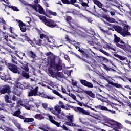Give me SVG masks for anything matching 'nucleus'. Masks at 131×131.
I'll use <instances>...</instances> for the list:
<instances>
[{
  "instance_id": "nucleus-1",
  "label": "nucleus",
  "mask_w": 131,
  "mask_h": 131,
  "mask_svg": "<svg viewBox=\"0 0 131 131\" xmlns=\"http://www.w3.org/2000/svg\"><path fill=\"white\" fill-rule=\"evenodd\" d=\"M105 123V125L113 128L116 131H118L119 129L122 128V125L120 123H118L114 120L106 119Z\"/></svg>"
},
{
  "instance_id": "nucleus-2",
  "label": "nucleus",
  "mask_w": 131,
  "mask_h": 131,
  "mask_svg": "<svg viewBox=\"0 0 131 131\" xmlns=\"http://www.w3.org/2000/svg\"><path fill=\"white\" fill-rule=\"evenodd\" d=\"M114 43H115L116 46L118 48H120V49H121L123 50L128 45L125 43V42L123 41V40H121V39H120V37L117 36L116 34L114 35Z\"/></svg>"
},
{
  "instance_id": "nucleus-3",
  "label": "nucleus",
  "mask_w": 131,
  "mask_h": 131,
  "mask_svg": "<svg viewBox=\"0 0 131 131\" xmlns=\"http://www.w3.org/2000/svg\"><path fill=\"white\" fill-rule=\"evenodd\" d=\"M40 20H41L42 22H43L45 25H47L50 28H54V27H59V25H57L56 23H55V21H53L51 19L48 20L47 19L46 16L40 17Z\"/></svg>"
},
{
  "instance_id": "nucleus-4",
  "label": "nucleus",
  "mask_w": 131,
  "mask_h": 131,
  "mask_svg": "<svg viewBox=\"0 0 131 131\" xmlns=\"http://www.w3.org/2000/svg\"><path fill=\"white\" fill-rule=\"evenodd\" d=\"M71 109H73L75 112L78 113L79 114H81L82 115H91L90 113V111L85 110L83 108L80 107H75L73 106H71Z\"/></svg>"
},
{
  "instance_id": "nucleus-5",
  "label": "nucleus",
  "mask_w": 131,
  "mask_h": 131,
  "mask_svg": "<svg viewBox=\"0 0 131 131\" xmlns=\"http://www.w3.org/2000/svg\"><path fill=\"white\" fill-rule=\"evenodd\" d=\"M50 68H53V69H56L57 71H61L63 69L62 65L59 64H56L55 57L50 58Z\"/></svg>"
},
{
  "instance_id": "nucleus-6",
  "label": "nucleus",
  "mask_w": 131,
  "mask_h": 131,
  "mask_svg": "<svg viewBox=\"0 0 131 131\" xmlns=\"http://www.w3.org/2000/svg\"><path fill=\"white\" fill-rule=\"evenodd\" d=\"M6 65L8 69H9L11 72H13V73H18V74H20V68H19L17 65L11 63H7Z\"/></svg>"
},
{
  "instance_id": "nucleus-7",
  "label": "nucleus",
  "mask_w": 131,
  "mask_h": 131,
  "mask_svg": "<svg viewBox=\"0 0 131 131\" xmlns=\"http://www.w3.org/2000/svg\"><path fill=\"white\" fill-rule=\"evenodd\" d=\"M66 21L67 23H68V24H69L71 29H72V30H75V27L74 26V25H75V22L72 18V17L66 15Z\"/></svg>"
},
{
  "instance_id": "nucleus-8",
  "label": "nucleus",
  "mask_w": 131,
  "mask_h": 131,
  "mask_svg": "<svg viewBox=\"0 0 131 131\" xmlns=\"http://www.w3.org/2000/svg\"><path fill=\"white\" fill-rule=\"evenodd\" d=\"M93 3L95 4V5H96L98 8L100 9H101L103 12H105L106 14L109 12L108 10L106 9V8H104V5L101 3V2L99 1L98 0H92Z\"/></svg>"
},
{
  "instance_id": "nucleus-9",
  "label": "nucleus",
  "mask_w": 131,
  "mask_h": 131,
  "mask_svg": "<svg viewBox=\"0 0 131 131\" xmlns=\"http://www.w3.org/2000/svg\"><path fill=\"white\" fill-rule=\"evenodd\" d=\"M38 93V87L36 86L35 89H33V88L30 90L29 92H28V97H32L33 96H38L37 94Z\"/></svg>"
},
{
  "instance_id": "nucleus-10",
  "label": "nucleus",
  "mask_w": 131,
  "mask_h": 131,
  "mask_svg": "<svg viewBox=\"0 0 131 131\" xmlns=\"http://www.w3.org/2000/svg\"><path fill=\"white\" fill-rule=\"evenodd\" d=\"M0 93L1 95L6 93H11V88L8 85H4L1 88Z\"/></svg>"
},
{
  "instance_id": "nucleus-11",
  "label": "nucleus",
  "mask_w": 131,
  "mask_h": 131,
  "mask_svg": "<svg viewBox=\"0 0 131 131\" xmlns=\"http://www.w3.org/2000/svg\"><path fill=\"white\" fill-rule=\"evenodd\" d=\"M128 28H129V27L126 25L124 27V29L122 30L120 34H121L123 37H125V36H127V35H131V34L128 32Z\"/></svg>"
},
{
  "instance_id": "nucleus-12",
  "label": "nucleus",
  "mask_w": 131,
  "mask_h": 131,
  "mask_svg": "<svg viewBox=\"0 0 131 131\" xmlns=\"http://www.w3.org/2000/svg\"><path fill=\"white\" fill-rule=\"evenodd\" d=\"M80 83L84 86H86L87 88H94V85L92 84V83L87 81L85 80H80Z\"/></svg>"
},
{
  "instance_id": "nucleus-13",
  "label": "nucleus",
  "mask_w": 131,
  "mask_h": 131,
  "mask_svg": "<svg viewBox=\"0 0 131 131\" xmlns=\"http://www.w3.org/2000/svg\"><path fill=\"white\" fill-rule=\"evenodd\" d=\"M98 58L99 60H100L101 62H104V63H110V64L113 65V61H112V60L108 59L104 56H98Z\"/></svg>"
},
{
  "instance_id": "nucleus-14",
  "label": "nucleus",
  "mask_w": 131,
  "mask_h": 131,
  "mask_svg": "<svg viewBox=\"0 0 131 131\" xmlns=\"http://www.w3.org/2000/svg\"><path fill=\"white\" fill-rule=\"evenodd\" d=\"M38 96L39 97H41L42 98H44L45 99H48L49 100H54V97L51 95H48L43 93H39Z\"/></svg>"
},
{
  "instance_id": "nucleus-15",
  "label": "nucleus",
  "mask_w": 131,
  "mask_h": 131,
  "mask_svg": "<svg viewBox=\"0 0 131 131\" xmlns=\"http://www.w3.org/2000/svg\"><path fill=\"white\" fill-rule=\"evenodd\" d=\"M23 88L21 87H17L16 88L14 89V92L18 97H20V95L22 94V90Z\"/></svg>"
},
{
  "instance_id": "nucleus-16",
  "label": "nucleus",
  "mask_w": 131,
  "mask_h": 131,
  "mask_svg": "<svg viewBox=\"0 0 131 131\" xmlns=\"http://www.w3.org/2000/svg\"><path fill=\"white\" fill-rule=\"evenodd\" d=\"M95 108L96 109H99V110H102L103 111H108L109 110L108 108H107V107L102 105L95 106Z\"/></svg>"
},
{
  "instance_id": "nucleus-17",
  "label": "nucleus",
  "mask_w": 131,
  "mask_h": 131,
  "mask_svg": "<svg viewBox=\"0 0 131 131\" xmlns=\"http://www.w3.org/2000/svg\"><path fill=\"white\" fill-rule=\"evenodd\" d=\"M61 2L67 5H73L76 3V0H61Z\"/></svg>"
},
{
  "instance_id": "nucleus-18",
  "label": "nucleus",
  "mask_w": 131,
  "mask_h": 131,
  "mask_svg": "<svg viewBox=\"0 0 131 131\" xmlns=\"http://www.w3.org/2000/svg\"><path fill=\"white\" fill-rule=\"evenodd\" d=\"M109 84H111V85H113V86H115V88H117V89H123L122 87V85L119 84L117 83H114L113 81L109 82Z\"/></svg>"
},
{
  "instance_id": "nucleus-19",
  "label": "nucleus",
  "mask_w": 131,
  "mask_h": 131,
  "mask_svg": "<svg viewBox=\"0 0 131 131\" xmlns=\"http://www.w3.org/2000/svg\"><path fill=\"white\" fill-rule=\"evenodd\" d=\"M72 55H73L74 56H75V57H77V58H78L79 59H80L81 60H82L83 61H84V62H86V63H88V64H91V61H89V60H85V59H84V58H82L80 57V56L77 55L76 53H75V52H72Z\"/></svg>"
},
{
  "instance_id": "nucleus-20",
  "label": "nucleus",
  "mask_w": 131,
  "mask_h": 131,
  "mask_svg": "<svg viewBox=\"0 0 131 131\" xmlns=\"http://www.w3.org/2000/svg\"><path fill=\"white\" fill-rule=\"evenodd\" d=\"M23 67H22V69L24 70H25L26 72L29 73V68H28V63L27 62H24V63H21Z\"/></svg>"
},
{
  "instance_id": "nucleus-21",
  "label": "nucleus",
  "mask_w": 131,
  "mask_h": 131,
  "mask_svg": "<svg viewBox=\"0 0 131 131\" xmlns=\"http://www.w3.org/2000/svg\"><path fill=\"white\" fill-rule=\"evenodd\" d=\"M113 28L115 29V31H117L118 33H121L122 31V28L120 27L119 26H113Z\"/></svg>"
},
{
  "instance_id": "nucleus-22",
  "label": "nucleus",
  "mask_w": 131,
  "mask_h": 131,
  "mask_svg": "<svg viewBox=\"0 0 131 131\" xmlns=\"http://www.w3.org/2000/svg\"><path fill=\"white\" fill-rule=\"evenodd\" d=\"M81 5L82 7H85L86 8H89V3H90V0H86V2H84L82 0L80 1Z\"/></svg>"
},
{
  "instance_id": "nucleus-23",
  "label": "nucleus",
  "mask_w": 131,
  "mask_h": 131,
  "mask_svg": "<svg viewBox=\"0 0 131 131\" xmlns=\"http://www.w3.org/2000/svg\"><path fill=\"white\" fill-rule=\"evenodd\" d=\"M34 117L38 120H42V119H45V117H43L41 114H36L34 116Z\"/></svg>"
},
{
  "instance_id": "nucleus-24",
  "label": "nucleus",
  "mask_w": 131,
  "mask_h": 131,
  "mask_svg": "<svg viewBox=\"0 0 131 131\" xmlns=\"http://www.w3.org/2000/svg\"><path fill=\"white\" fill-rule=\"evenodd\" d=\"M104 18L107 22H110V23H114L115 22V19L108 17V16H105Z\"/></svg>"
},
{
  "instance_id": "nucleus-25",
  "label": "nucleus",
  "mask_w": 131,
  "mask_h": 131,
  "mask_svg": "<svg viewBox=\"0 0 131 131\" xmlns=\"http://www.w3.org/2000/svg\"><path fill=\"white\" fill-rule=\"evenodd\" d=\"M78 52L81 53L83 57H85V58H89V54L85 53V51H83L82 49H80V48L78 50Z\"/></svg>"
},
{
  "instance_id": "nucleus-26",
  "label": "nucleus",
  "mask_w": 131,
  "mask_h": 131,
  "mask_svg": "<svg viewBox=\"0 0 131 131\" xmlns=\"http://www.w3.org/2000/svg\"><path fill=\"white\" fill-rule=\"evenodd\" d=\"M38 12L39 14H41V15H45V16H46L47 17H48V15H47V14H46V13H45V10L43 9L42 7L40 5H39V6Z\"/></svg>"
},
{
  "instance_id": "nucleus-27",
  "label": "nucleus",
  "mask_w": 131,
  "mask_h": 131,
  "mask_svg": "<svg viewBox=\"0 0 131 131\" xmlns=\"http://www.w3.org/2000/svg\"><path fill=\"white\" fill-rule=\"evenodd\" d=\"M33 121H34V119L33 118H25V120H24V122H25V123L33 122Z\"/></svg>"
},
{
  "instance_id": "nucleus-28",
  "label": "nucleus",
  "mask_w": 131,
  "mask_h": 131,
  "mask_svg": "<svg viewBox=\"0 0 131 131\" xmlns=\"http://www.w3.org/2000/svg\"><path fill=\"white\" fill-rule=\"evenodd\" d=\"M106 43V45H104V47L106 49H108V50H112V51H114V52H115V49L113 48V46H112V45L108 44L107 43Z\"/></svg>"
},
{
  "instance_id": "nucleus-29",
  "label": "nucleus",
  "mask_w": 131,
  "mask_h": 131,
  "mask_svg": "<svg viewBox=\"0 0 131 131\" xmlns=\"http://www.w3.org/2000/svg\"><path fill=\"white\" fill-rule=\"evenodd\" d=\"M63 75H64L63 73L58 72L55 74V77L56 78V79H58V78H62L63 77Z\"/></svg>"
},
{
  "instance_id": "nucleus-30",
  "label": "nucleus",
  "mask_w": 131,
  "mask_h": 131,
  "mask_svg": "<svg viewBox=\"0 0 131 131\" xmlns=\"http://www.w3.org/2000/svg\"><path fill=\"white\" fill-rule=\"evenodd\" d=\"M123 50L126 53H130L131 54V46L128 44Z\"/></svg>"
},
{
  "instance_id": "nucleus-31",
  "label": "nucleus",
  "mask_w": 131,
  "mask_h": 131,
  "mask_svg": "<svg viewBox=\"0 0 131 131\" xmlns=\"http://www.w3.org/2000/svg\"><path fill=\"white\" fill-rule=\"evenodd\" d=\"M84 93L85 94H86V95H88V96H90V97H91L92 98H95V97H96V96L94 93H93L92 91H85Z\"/></svg>"
},
{
  "instance_id": "nucleus-32",
  "label": "nucleus",
  "mask_w": 131,
  "mask_h": 131,
  "mask_svg": "<svg viewBox=\"0 0 131 131\" xmlns=\"http://www.w3.org/2000/svg\"><path fill=\"white\" fill-rule=\"evenodd\" d=\"M21 75L26 79H28L29 77H30V76H29V74L24 71H22Z\"/></svg>"
},
{
  "instance_id": "nucleus-33",
  "label": "nucleus",
  "mask_w": 131,
  "mask_h": 131,
  "mask_svg": "<svg viewBox=\"0 0 131 131\" xmlns=\"http://www.w3.org/2000/svg\"><path fill=\"white\" fill-rule=\"evenodd\" d=\"M5 6L6 7H8V8H10V9H12L13 10V11H14V12H19V11H20L19 10V9H18L15 6H12V5H6Z\"/></svg>"
},
{
  "instance_id": "nucleus-34",
  "label": "nucleus",
  "mask_w": 131,
  "mask_h": 131,
  "mask_svg": "<svg viewBox=\"0 0 131 131\" xmlns=\"http://www.w3.org/2000/svg\"><path fill=\"white\" fill-rule=\"evenodd\" d=\"M102 65L103 68L106 71H111V70H113V69L111 68L110 67L107 66V65L104 63H102Z\"/></svg>"
},
{
  "instance_id": "nucleus-35",
  "label": "nucleus",
  "mask_w": 131,
  "mask_h": 131,
  "mask_svg": "<svg viewBox=\"0 0 131 131\" xmlns=\"http://www.w3.org/2000/svg\"><path fill=\"white\" fill-rule=\"evenodd\" d=\"M29 55L30 58H32V59H35V58H36V54H35L32 51H30L29 52Z\"/></svg>"
},
{
  "instance_id": "nucleus-36",
  "label": "nucleus",
  "mask_w": 131,
  "mask_h": 131,
  "mask_svg": "<svg viewBox=\"0 0 131 131\" xmlns=\"http://www.w3.org/2000/svg\"><path fill=\"white\" fill-rule=\"evenodd\" d=\"M65 39L66 41H68V42H69L70 43H72V42H75V40L70 39V38H69V36L67 34L65 36Z\"/></svg>"
},
{
  "instance_id": "nucleus-37",
  "label": "nucleus",
  "mask_w": 131,
  "mask_h": 131,
  "mask_svg": "<svg viewBox=\"0 0 131 131\" xmlns=\"http://www.w3.org/2000/svg\"><path fill=\"white\" fill-rule=\"evenodd\" d=\"M106 16H108L107 14L105 13L104 12H101V14L98 13L97 14V16L100 18H103V19H105V17Z\"/></svg>"
},
{
  "instance_id": "nucleus-38",
  "label": "nucleus",
  "mask_w": 131,
  "mask_h": 131,
  "mask_svg": "<svg viewBox=\"0 0 131 131\" xmlns=\"http://www.w3.org/2000/svg\"><path fill=\"white\" fill-rule=\"evenodd\" d=\"M1 79H2V80H4V81H7V80H10L11 79V77H10L9 75H5L4 77L3 76L1 78Z\"/></svg>"
},
{
  "instance_id": "nucleus-39",
  "label": "nucleus",
  "mask_w": 131,
  "mask_h": 131,
  "mask_svg": "<svg viewBox=\"0 0 131 131\" xmlns=\"http://www.w3.org/2000/svg\"><path fill=\"white\" fill-rule=\"evenodd\" d=\"M64 124H66V125H68L69 126H71L73 127H75V126H76V124L73 123L72 122H67L64 123Z\"/></svg>"
},
{
  "instance_id": "nucleus-40",
  "label": "nucleus",
  "mask_w": 131,
  "mask_h": 131,
  "mask_svg": "<svg viewBox=\"0 0 131 131\" xmlns=\"http://www.w3.org/2000/svg\"><path fill=\"white\" fill-rule=\"evenodd\" d=\"M99 51H100L101 53H102V54H104V55H105V56H107V57H111V54L105 51V50L103 49H99Z\"/></svg>"
},
{
  "instance_id": "nucleus-41",
  "label": "nucleus",
  "mask_w": 131,
  "mask_h": 131,
  "mask_svg": "<svg viewBox=\"0 0 131 131\" xmlns=\"http://www.w3.org/2000/svg\"><path fill=\"white\" fill-rule=\"evenodd\" d=\"M17 21H18V26L19 28H21V27H26V25L23 23L22 21L21 20H17Z\"/></svg>"
},
{
  "instance_id": "nucleus-42",
  "label": "nucleus",
  "mask_w": 131,
  "mask_h": 131,
  "mask_svg": "<svg viewBox=\"0 0 131 131\" xmlns=\"http://www.w3.org/2000/svg\"><path fill=\"white\" fill-rule=\"evenodd\" d=\"M21 114V111L20 109H18L17 111L14 112L13 114V116H16V117H19V115Z\"/></svg>"
},
{
  "instance_id": "nucleus-43",
  "label": "nucleus",
  "mask_w": 131,
  "mask_h": 131,
  "mask_svg": "<svg viewBox=\"0 0 131 131\" xmlns=\"http://www.w3.org/2000/svg\"><path fill=\"white\" fill-rule=\"evenodd\" d=\"M34 41L35 43H36V45H37L38 46H40V45H41V42L42 41V40L40 39H37V40L34 39Z\"/></svg>"
},
{
  "instance_id": "nucleus-44",
  "label": "nucleus",
  "mask_w": 131,
  "mask_h": 131,
  "mask_svg": "<svg viewBox=\"0 0 131 131\" xmlns=\"http://www.w3.org/2000/svg\"><path fill=\"white\" fill-rule=\"evenodd\" d=\"M115 57L118 58V59H119V60H121V61H124L125 60L126 57L124 56H121L118 54L115 55Z\"/></svg>"
},
{
  "instance_id": "nucleus-45",
  "label": "nucleus",
  "mask_w": 131,
  "mask_h": 131,
  "mask_svg": "<svg viewBox=\"0 0 131 131\" xmlns=\"http://www.w3.org/2000/svg\"><path fill=\"white\" fill-rule=\"evenodd\" d=\"M25 40H26V41H28L29 43H30V45H33V42L32 41V40H31V39H30V38H29V37H28V36H26L25 37Z\"/></svg>"
},
{
  "instance_id": "nucleus-46",
  "label": "nucleus",
  "mask_w": 131,
  "mask_h": 131,
  "mask_svg": "<svg viewBox=\"0 0 131 131\" xmlns=\"http://www.w3.org/2000/svg\"><path fill=\"white\" fill-rule=\"evenodd\" d=\"M29 6H30V7L33 8V9H34V10H35V11H36V12H38V9L37 8V5H36V4H34V5L29 4Z\"/></svg>"
},
{
  "instance_id": "nucleus-47",
  "label": "nucleus",
  "mask_w": 131,
  "mask_h": 131,
  "mask_svg": "<svg viewBox=\"0 0 131 131\" xmlns=\"http://www.w3.org/2000/svg\"><path fill=\"white\" fill-rule=\"evenodd\" d=\"M67 118L70 122H73V115L67 116Z\"/></svg>"
},
{
  "instance_id": "nucleus-48",
  "label": "nucleus",
  "mask_w": 131,
  "mask_h": 131,
  "mask_svg": "<svg viewBox=\"0 0 131 131\" xmlns=\"http://www.w3.org/2000/svg\"><path fill=\"white\" fill-rule=\"evenodd\" d=\"M54 109L55 110V111H57L58 114H60V113H61V108H60V106L58 105V106H56L54 107Z\"/></svg>"
},
{
  "instance_id": "nucleus-49",
  "label": "nucleus",
  "mask_w": 131,
  "mask_h": 131,
  "mask_svg": "<svg viewBox=\"0 0 131 131\" xmlns=\"http://www.w3.org/2000/svg\"><path fill=\"white\" fill-rule=\"evenodd\" d=\"M5 100L7 103H12V101L10 100V97H9V95L5 96Z\"/></svg>"
},
{
  "instance_id": "nucleus-50",
  "label": "nucleus",
  "mask_w": 131,
  "mask_h": 131,
  "mask_svg": "<svg viewBox=\"0 0 131 131\" xmlns=\"http://www.w3.org/2000/svg\"><path fill=\"white\" fill-rule=\"evenodd\" d=\"M67 95H68V96H69L70 97H71V98H72L73 100H75V101L76 100V96H75V95L73 93H70L69 94H67Z\"/></svg>"
},
{
  "instance_id": "nucleus-51",
  "label": "nucleus",
  "mask_w": 131,
  "mask_h": 131,
  "mask_svg": "<svg viewBox=\"0 0 131 131\" xmlns=\"http://www.w3.org/2000/svg\"><path fill=\"white\" fill-rule=\"evenodd\" d=\"M59 105L62 109H66V107H65V105H64V103H63V102H62L61 101H59Z\"/></svg>"
},
{
  "instance_id": "nucleus-52",
  "label": "nucleus",
  "mask_w": 131,
  "mask_h": 131,
  "mask_svg": "<svg viewBox=\"0 0 131 131\" xmlns=\"http://www.w3.org/2000/svg\"><path fill=\"white\" fill-rule=\"evenodd\" d=\"M48 13L49 14H50V15H52V16H57V12H55L51 10H49Z\"/></svg>"
},
{
  "instance_id": "nucleus-53",
  "label": "nucleus",
  "mask_w": 131,
  "mask_h": 131,
  "mask_svg": "<svg viewBox=\"0 0 131 131\" xmlns=\"http://www.w3.org/2000/svg\"><path fill=\"white\" fill-rule=\"evenodd\" d=\"M48 118H49V119L50 120V121L53 123L54 122V121H55V120H54L53 118V116H51V115H49L48 116Z\"/></svg>"
},
{
  "instance_id": "nucleus-54",
  "label": "nucleus",
  "mask_w": 131,
  "mask_h": 131,
  "mask_svg": "<svg viewBox=\"0 0 131 131\" xmlns=\"http://www.w3.org/2000/svg\"><path fill=\"white\" fill-rule=\"evenodd\" d=\"M42 106L43 107V109L45 110H48V104L44 103L42 104Z\"/></svg>"
},
{
  "instance_id": "nucleus-55",
  "label": "nucleus",
  "mask_w": 131,
  "mask_h": 131,
  "mask_svg": "<svg viewBox=\"0 0 131 131\" xmlns=\"http://www.w3.org/2000/svg\"><path fill=\"white\" fill-rule=\"evenodd\" d=\"M15 126L18 128V129L21 130L22 129V126H21V124L17 123Z\"/></svg>"
},
{
  "instance_id": "nucleus-56",
  "label": "nucleus",
  "mask_w": 131,
  "mask_h": 131,
  "mask_svg": "<svg viewBox=\"0 0 131 131\" xmlns=\"http://www.w3.org/2000/svg\"><path fill=\"white\" fill-rule=\"evenodd\" d=\"M83 106H84V107H86V108H89V109L93 110V111H95V112H97V111L95 108H92L91 106L88 105H85V104H83Z\"/></svg>"
},
{
  "instance_id": "nucleus-57",
  "label": "nucleus",
  "mask_w": 131,
  "mask_h": 131,
  "mask_svg": "<svg viewBox=\"0 0 131 131\" xmlns=\"http://www.w3.org/2000/svg\"><path fill=\"white\" fill-rule=\"evenodd\" d=\"M53 124H55L57 126V127H60V123H59L58 122L56 121H54L52 123Z\"/></svg>"
},
{
  "instance_id": "nucleus-58",
  "label": "nucleus",
  "mask_w": 131,
  "mask_h": 131,
  "mask_svg": "<svg viewBox=\"0 0 131 131\" xmlns=\"http://www.w3.org/2000/svg\"><path fill=\"white\" fill-rule=\"evenodd\" d=\"M83 17H84V18H85V19H86L88 22H89V23H92V22H93V20H92L91 18H88L86 17H85L84 16L82 15Z\"/></svg>"
},
{
  "instance_id": "nucleus-59",
  "label": "nucleus",
  "mask_w": 131,
  "mask_h": 131,
  "mask_svg": "<svg viewBox=\"0 0 131 131\" xmlns=\"http://www.w3.org/2000/svg\"><path fill=\"white\" fill-rule=\"evenodd\" d=\"M21 32H25L26 31V27H21L19 28Z\"/></svg>"
},
{
  "instance_id": "nucleus-60",
  "label": "nucleus",
  "mask_w": 131,
  "mask_h": 131,
  "mask_svg": "<svg viewBox=\"0 0 131 131\" xmlns=\"http://www.w3.org/2000/svg\"><path fill=\"white\" fill-rule=\"evenodd\" d=\"M46 37H47V35L44 34H41L40 35V38L41 39H43V38H46Z\"/></svg>"
},
{
  "instance_id": "nucleus-61",
  "label": "nucleus",
  "mask_w": 131,
  "mask_h": 131,
  "mask_svg": "<svg viewBox=\"0 0 131 131\" xmlns=\"http://www.w3.org/2000/svg\"><path fill=\"white\" fill-rule=\"evenodd\" d=\"M75 101L77 102V105H79V106H80V107H82V106H83V105L82 104V103L78 101V100L76 99Z\"/></svg>"
},
{
  "instance_id": "nucleus-62",
  "label": "nucleus",
  "mask_w": 131,
  "mask_h": 131,
  "mask_svg": "<svg viewBox=\"0 0 131 131\" xmlns=\"http://www.w3.org/2000/svg\"><path fill=\"white\" fill-rule=\"evenodd\" d=\"M72 83L74 86H76L77 85V82L74 81L73 80H72Z\"/></svg>"
},
{
  "instance_id": "nucleus-63",
  "label": "nucleus",
  "mask_w": 131,
  "mask_h": 131,
  "mask_svg": "<svg viewBox=\"0 0 131 131\" xmlns=\"http://www.w3.org/2000/svg\"><path fill=\"white\" fill-rule=\"evenodd\" d=\"M64 59L66 60H67V61H68V62H69V61H70V58H69V56L67 55H64Z\"/></svg>"
},
{
  "instance_id": "nucleus-64",
  "label": "nucleus",
  "mask_w": 131,
  "mask_h": 131,
  "mask_svg": "<svg viewBox=\"0 0 131 131\" xmlns=\"http://www.w3.org/2000/svg\"><path fill=\"white\" fill-rule=\"evenodd\" d=\"M0 23H3V24H6V21L4 20V18H0Z\"/></svg>"
}]
</instances>
